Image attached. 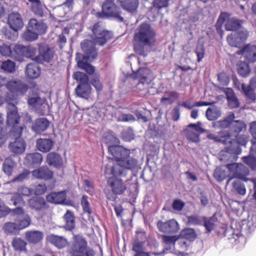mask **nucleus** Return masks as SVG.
<instances>
[{
	"label": "nucleus",
	"mask_w": 256,
	"mask_h": 256,
	"mask_svg": "<svg viewBox=\"0 0 256 256\" xmlns=\"http://www.w3.org/2000/svg\"><path fill=\"white\" fill-rule=\"evenodd\" d=\"M108 154L112 156V158L116 162L110 169L114 172H118L119 170H133L138 166V160L130 156V152L120 144L108 146Z\"/></svg>",
	"instance_id": "f257e3e1"
},
{
	"label": "nucleus",
	"mask_w": 256,
	"mask_h": 256,
	"mask_svg": "<svg viewBox=\"0 0 256 256\" xmlns=\"http://www.w3.org/2000/svg\"><path fill=\"white\" fill-rule=\"evenodd\" d=\"M156 40V33L150 26L142 23L134 34V50L138 54L146 56L148 51L147 48L153 46Z\"/></svg>",
	"instance_id": "f03ea898"
},
{
	"label": "nucleus",
	"mask_w": 256,
	"mask_h": 256,
	"mask_svg": "<svg viewBox=\"0 0 256 256\" xmlns=\"http://www.w3.org/2000/svg\"><path fill=\"white\" fill-rule=\"evenodd\" d=\"M130 170H119L118 172H114L110 169L112 176L106 178V183L110 188L112 192L106 193V198L110 200L115 201L116 196L123 194L127 189L126 184L122 180V178H126Z\"/></svg>",
	"instance_id": "7ed1b4c3"
},
{
	"label": "nucleus",
	"mask_w": 256,
	"mask_h": 256,
	"mask_svg": "<svg viewBox=\"0 0 256 256\" xmlns=\"http://www.w3.org/2000/svg\"><path fill=\"white\" fill-rule=\"evenodd\" d=\"M243 129H236L232 132H228L226 131H221L219 132V136L220 141L223 142L224 143L228 142L230 144V146L226 147V150L224 152L226 154H222L220 160H222L225 159L224 156L228 157L230 158L232 156H234V154L235 152L231 148L232 141L236 140L237 143L241 146H246L247 142H248V136L247 134H243Z\"/></svg>",
	"instance_id": "20e7f679"
},
{
	"label": "nucleus",
	"mask_w": 256,
	"mask_h": 256,
	"mask_svg": "<svg viewBox=\"0 0 256 256\" xmlns=\"http://www.w3.org/2000/svg\"><path fill=\"white\" fill-rule=\"evenodd\" d=\"M74 240L68 250L71 256H95L94 250L88 246L86 239L79 234H74Z\"/></svg>",
	"instance_id": "39448f33"
},
{
	"label": "nucleus",
	"mask_w": 256,
	"mask_h": 256,
	"mask_svg": "<svg viewBox=\"0 0 256 256\" xmlns=\"http://www.w3.org/2000/svg\"><path fill=\"white\" fill-rule=\"evenodd\" d=\"M96 16L98 18H112L120 22L124 21L120 8L113 0H106L102 5V12H98Z\"/></svg>",
	"instance_id": "423d86ee"
},
{
	"label": "nucleus",
	"mask_w": 256,
	"mask_h": 256,
	"mask_svg": "<svg viewBox=\"0 0 256 256\" xmlns=\"http://www.w3.org/2000/svg\"><path fill=\"white\" fill-rule=\"evenodd\" d=\"M136 77L138 79V83L136 86V90L142 96L149 94V84L154 79L150 70L148 68H140L137 72Z\"/></svg>",
	"instance_id": "0eeeda50"
},
{
	"label": "nucleus",
	"mask_w": 256,
	"mask_h": 256,
	"mask_svg": "<svg viewBox=\"0 0 256 256\" xmlns=\"http://www.w3.org/2000/svg\"><path fill=\"white\" fill-rule=\"evenodd\" d=\"M23 129H10L9 134L15 138L14 142L8 145L10 150L15 154H21L26 150V143L22 138H20Z\"/></svg>",
	"instance_id": "6e6552de"
},
{
	"label": "nucleus",
	"mask_w": 256,
	"mask_h": 256,
	"mask_svg": "<svg viewBox=\"0 0 256 256\" xmlns=\"http://www.w3.org/2000/svg\"><path fill=\"white\" fill-rule=\"evenodd\" d=\"M230 173L232 174V176L230 178L227 184L232 178H235L240 180H242L244 182L250 181L252 178H247L246 176L249 174L250 171L248 168L241 163H231L228 164L226 166Z\"/></svg>",
	"instance_id": "1a4fd4ad"
},
{
	"label": "nucleus",
	"mask_w": 256,
	"mask_h": 256,
	"mask_svg": "<svg viewBox=\"0 0 256 256\" xmlns=\"http://www.w3.org/2000/svg\"><path fill=\"white\" fill-rule=\"evenodd\" d=\"M92 31L93 42L100 46H104L108 40L112 38V32L103 30L99 22L96 23L93 26Z\"/></svg>",
	"instance_id": "9d476101"
},
{
	"label": "nucleus",
	"mask_w": 256,
	"mask_h": 256,
	"mask_svg": "<svg viewBox=\"0 0 256 256\" xmlns=\"http://www.w3.org/2000/svg\"><path fill=\"white\" fill-rule=\"evenodd\" d=\"M94 45L95 44L92 40H84L82 42L80 46L84 54H81L80 59L91 62L96 58L98 56V52Z\"/></svg>",
	"instance_id": "9b49d317"
},
{
	"label": "nucleus",
	"mask_w": 256,
	"mask_h": 256,
	"mask_svg": "<svg viewBox=\"0 0 256 256\" xmlns=\"http://www.w3.org/2000/svg\"><path fill=\"white\" fill-rule=\"evenodd\" d=\"M38 54L35 58V62L42 64L50 62L54 56V52L48 44H41L38 45Z\"/></svg>",
	"instance_id": "f8f14e48"
},
{
	"label": "nucleus",
	"mask_w": 256,
	"mask_h": 256,
	"mask_svg": "<svg viewBox=\"0 0 256 256\" xmlns=\"http://www.w3.org/2000/svg\"><path fill=\"white\" fill-rule=\"evenodd\" d=\"M7 103V120L6 122L8 126L15 128L16 126L20 122V116L18 114V108L16 104L10 102L6 101Z\"/></svg>",
	"instance_id": "ddd939ff"
},
{
	"label": "nucleus",
	"mask_w": 256,
	"mask_h": 256,
	"mask_svg": "<svg viewBox=\"0 0 256 256\" xmlns=\"http://www.w3.org/2000/svg\"><path fill=\"white\" fill-rule=\"evenodd\" d=\"M156 226L160 232L167 234H174L179 230L178 224L174 219H171L165 222L158 220Z\"/></svg>",
	"instance_id": "4468645a"
},
{
	"label": "nucleus",
	"mask_w": 256,
	"mask_h": 256,
	"mask_svg": "<svg viewBox=\"0 0 256 256\" xmlns=\"http://www.w3.org/2000/svg\"><path fill=\"white\" fill-rule=\"evenodd\" d=\"M6 88L17 96L24 95L28 90V85L20 80H10L6 84Z\"/></svg>",
	"instance_id": "2eb2a0df"
},
{
	"label": "nucleus",
	"mask_w": 256,
	"mask_h": 256,
	"mask_svg": "<svg viewBox=\"0 0 256 256\" xmlns=\"http://www.w3.org/2000/svg\"><path fill=\"white\" fill-rule=\"evenodd\" d=\"M46 200L42 196H33L28 201L30 208L37 212H43L50 208Z\"/></svg>",
	"instance_id": "dca6fc26"
},
{
	"label": "nucleus",
	"mask_w": 256,
	"mask_h": 256,
	"mask_svg": "<svg viewBox=\"0 0 256 256\" xmlns=\"http://www.w3.org/2000/svg\"><path fill=\"white\" fill-rule=\"evenodd\" d=\"M28 103L37 113L42 115L45 114L48 106L45 100L38 96L28 98Z\"/></svg>",
	"instance_id": "f3484780"
},
{
	"label": "nucleus",
	"mask_w": 256,
	"mask_h": 256,
	"mask_svg": "<svg viewBox=\"0 0 256 256\" xmlns=\"http://www.w3.org/2000/svg\"><path fill=\"white\" fill-rule=\"evenodd\" d=\"M8 24L10 28L14 32L21 30L24 26L22 18L18 12H12L8 14Z\"/></svg>",
	"instance_id": "a211bd4d"
},
{
	"label": "nucleus",
	"mask_w": 256,
	"mask_h": 256,
	"mask_svg": "<svg viewBox=\"0 0 256 256\" xmlns=\"http://www.w3.org/2000/svg\"><path fill=\"white\" fill-rule=\"evenodd\" d=\"M32 176L36 179L44 180H50L52 178L54 172L46 166H42L32 172Z\"/></svg>",
	"instance_id": "6ab92c4d"
},
{
	"label": "nucleus",
	"mask_w": 256,
	"mask_h": 256,
	"mask_svg": "<svg viewBox=\"0 0 256 256\" xmlns=\"http://www.w3.org/2000/svg\"><path fill=\"white\" fill-rule=\"evenodd\" d=\"M236 54L242 55L250 62H256V46L248 44L243 48L238 50Z\"/></svg>",
	"instance_id": "aec40b11"
},
{
	"label": "nucleus",
	"mask_w": 256,
	"mask_h": 256,
	"mask_svg": "<svg viewBox=\"0 0 256 256\" xmlns=\"http://www.w3.org/2000/svg\"><path fill=\"white\" fill-rule=\"evenodd\" d=\"M46 162L50 166L56 168L63 166V160L60 155L56 152H49L46 157Z\"/></svg>",
	"instance_id": "412c9836"
},
{
	"label": "nucleus",
	"mask_w": 256,
	"mask_h": 256,
	"mask_svg": "<svg viewBox=\"0 0 256 256\" xmlns=\"http://www.w3.org/2000/svg\"><path fill=\"white\" fill-rule=\"evenodd\" d=\"M28 28L40 34L46 33L47 26L42 22H38L35 18L30 19L28 24Z\"/></svg>",
	"instance_id": "4be33fe9"
},
{
	"label": "nucleus",
	"mask_w": 256,
	"mask_h": 256,
	"mask_svg": "<svg viewBox=\"0 0 256 256\" xmlns=\"http://www.w3.org/2000/svg\"><path fill=\"white\" fill-rule=\"evenodd\" d=\"M47 240L59 249L64 248L68 244L66 238L62 236L51 234L47 236Z\"/></svg>",
	"instance_id": "5701e85b"
},
{
	"label": "nucleus",
	"mask_w": 256,
	"mask_h": 256,
	"mask_svg": "<svg viewBox=\"0 0 256 256\" xmlns=\"http://www.w3.org/2000/svg\"><path fill=\"white\" fill-rule=\"evenodd\" d=\"M66 198L64 191L52 192L46 196V200L50 203L59 204L63 203Z\"/></svg>",
	"instance_id": "b1692460"
},
{
	"label": "nucleus",
	"mask_w": 256,
	"mask_h": 256,
	"mask_svg": "<svg viewBox=\"0 0 256 256\" xmlns=\"http://www.w3.org/2000/svg\"><path fill=\"white\" fill-rule=\"evenodd\" d=\"M53 146V141L49 138H39L36 142V148L38 150L43 152H50Z\"/></svg>",
	"instance_id": "393cba45"
},
{
	"label": "nucleus",
	"mask_w": 256,
	"mask_h": 256,
	"mask_svg": "<svg viewBox=\"0 0 256 256\" xmlns=\"http://www.w3.org/2000/svg\"><path fill=\"white\" fill-rule=\"evenodd\" d=\"M81 54L78 53L76 55V60L79 68L84 70L89 74H92L94 72L95 68L92 64L87 62L90 60H83L80 59Z\"/></svg>",
	"instance_id": "a878e982"
},
{
	"label": "nucleus",
	"mask_w": 256,
	"mask_h": 256,
	"mask_svg": "<svg viewBox=\"0 0 256 256\" xmlns=\"http://www.w3.org/2000/svg\"><path fill=\"white\" fill-rule=\"evenodd\" d=\"M121 6L126 11L134 13L138 6V0H118Z\"/></svg>",
	"instance_id": "bb28decb"
},
{
	"label": "nucleus",
	"mask_w": 256,
	"mask_h": 256,
	"mask_svg": "<svg viewBox=\"0 0 256 256\" xmlns=\"http://www.w3.org/2000/svg\"><path fill=\"white\" fill-rule=\"evenodd\" d=\"M64 220L65 222L64 228L66 230H72L75 228V216L72 211L67 210L64 216Z\"/></svg>",
	"instance_id": "cd10ccee"
},
{
	"label": "nucleus",
	"mask_w": 256,
	"mask_h": 256,
	"mask_svg": "<svg viewBox=\"0 0 256 256\" xmlns=\"http://www.w3.org/2000/svg\"><path fill=\"white\" fill-rule=\"evenodd\" d=\"M26 239L30 243L36 244L42 240L43 234L38 230H30L25 233Z\"/></svg>",
	"instance_id": "c85d7f7f"
},
{
	"label": "nucleus",
	"mask_w": 256,
	"mask_h": 256,
	"mask_svg": "<svg viewBox=\"0 0 256 256\" xmlns=\"http://www.w3.org/2000/svg\"><path fill=\"white\" fill-rule=\"evenodd\" d=\"M206 131L205 129H184V130L188 140L196 142L200 141V134Z\"/></svg>",
	"instance_id": "c756f323"
},
{
	"label": "nucleus",
	"mask_w": 256,
	"mask_h": 256,
	"mask_svg": "<svg viewBox=\"0 0 256 256\" xmlns=\"http://www.w3.org/2000/svg\"><path fill=\"white\" fill-rule=\"evenodd\" d=\"M91 88L88 83L84 84H78L76 88V95L80 98H88L90 92Z\"/></svg>",
	"instance_id": "7c9ffc66"
},
{
	"label": "nucleus",
	"mask_w": 256,
	"mask_h": 256,
	"mask_svg": "<svg viewBox=\"0 0 256 256\" xmlns=\"http://www.w3.org/2000/svg\"><path fill=\"white\" fill-rule=\"evenodd\" d=\"M16 165V163L12 158V157H8L4 159L2 164V170L7 176H12Z\"/></svg>",
	"instance_id": "2f4dec72"
},
{
	"label": "nucleus",
	"mask_w": 256,
	"mask_h": 256,
	"mask_svg": "<svg viewBox=\"0 0 256 256\" xmlns=\"http://www.w3.org/2000/svg\"><path fill=\"white\" fill-rule=\"evenodd\" d=\"M40 69L37 64H29L26 68V74L30 78H36L40 74Z\"/></svg>",
	"instance_id": "473e14b6"
},
{
	"label": "nucleus",
	"mask_w": 256,
	"mask_h": 256,
	"mask_svg": "<svg viewBox=\"0 0 256 256\" xmlns=\"http://www.w3.org/2000/svg\"><path fill=\"white\" fill-rule=\"evenodd\" d=\"M12 245L15 251L26 252V242L20 238H14L12 242Z\"/></svg>",
	"instance_id": "72a5a7b5"
},
{
	"label": "nucleus",
	"mask_w": 256,
	"mask_h": 256,
	"mask_svg": "<svg viewBox=\"0 0 256 256\" xmlns=\"http://www.w3.org/2000/svg\"><path fill=\"white\" fill-rule=\"evenodd\" d=\"M242 22L235 18H229L225 24V28L228 31H234L240 29L242 26Z\"/></svg>",
	"instance_id": "f704fd0d"
},
{
	"label": "nucleus",
	"mask_w": 256,
	"mask_h": 256,
	"mask_svg": "<svg viewBox=\"0 0 256 256\" xmlns=\"http://www.w3.org/2000/svg\"><path fill=\"white\" fill-rule=\"evenodd\" d=\"M14 220L16 222L18 230L24 229L27 227H28L32 222L31 218L30 216L26 214L24 215V216L20 218H17L14 219Z\"/></svg>",
	"instance_id": "c9c22d12"
},
{
	"label": "nucleus",
	"mask_w": 256,
	"mask_h": 256,
	"mask_svg": "<svg viewBox=\"0 0 256 256\" xmlns=\"http://www.w3.org/2000/svg\"><path fill=\"white\" fill-rule=\"evenodd\" d=\"M42 156L39 152L28 154L26 156V160L32 166H39L42 161Z\"/></svg>",
	"instance_id": "e433bc0d"
},
{
	"label": "nucleus",
	"mask_w": 256,
	"mask_h": 256,
	"mask_svg": "<svg viewBox=\"0 0 256 256\" xmlns=\"http://www.w3.org/2000/svg\"><path fill=\"white\" fill-rule=\"evenodd\" d=\"M234 119V113H230L228 116L222 120H218L214 122V127L218 128H228L231 126V122Z\"/></svg>",
	"instance_id": "4c0bfd02"
},
{
	"label": "nucleus",
	"mask_w": 256,
	"mask_h": 256,
	"mask_svg": "<svg viewBox=\"0 0 256 256\" xmlns=\"http://www.w3.org/2000/svg\"><path fill=\"white\" fill-rule=\"evenodd\" d=\"M226 94L228 106L231 108H237L240 106L238 100L231 89L228 90Z\"/></svg>",
	"instance_id": "58836bf2"
},
{
	"label": "nucleus",
	"mask_w": 256,
	"mask_h": 256,
	"mask_svg": "<svg viewBox=\"0 0 256 256\" xmlns=\"http://www.w3.org/2000/svg\"><path fill=\"white\" fill-rule=\"evenodd\" d=\"M206 115L208 120H214L220 116L221 111L220 108L214 106L207 109Z\"/></svg>",
	"instance_id": "ea45409f"
},
{
	"label": "nucleus",
	"mask_w": 256,
	"mask_h": 256,
	"mask_svg": "<svg viewBox=\"0 0 256 256\" xmlns=\"http://www.w3.org/2000/svg\"><path fill=\"white\" fill-rule=\"evenodd\" d=\"M102 142L108 146L120 144V140L114 136L112 134L108 132L104 134L102 136Z\"/></svg>",
	"instance_id": "a19ab883"
},
{
	"label": "nucleus",
	"mask_w": 256,
	"mask_h": 256,
	"mask_svg": "<svg viewBox=\"0 0 256 256\" xmlns=\"http://www.w3.org/2000/svg\"><path fill=\"white\" fill-rule=\"evenodd\" d=\"M232 187L234 191L236 194L241 196L246 194V190L245 185L240 180H234L232 184Z\"/></svg>",
	"instance_id": "79ce46f5"
},
{
	"label": "nucleus",
	"mask_w": 256,
	"mask_h": 256,
	"mask_svg": "<svg viewBox=\"0 0 256 256\" xmlns=\"http://www.w3.org/2000/svg\"><path fill=\"white\" fill-rule=\"evenodd\" d=\"M217 218L214 216L209 218L206 216L202 217L204 226L205 227L208 232H210L214 228L215 222Z\"/></svg>",
	"instance_id": "37998d69"
},
{
	"label": "nucleus",
	"mask_w": 256,
	"mask_h": 256,
	"mask_svg": "<svg viewBox=\"0 0 256 256\" xmlns=\"http://www.w3.org/2000/svg\"><path fill=\"white\" fill-rule=\"evenodd\" d=\"M179 94L178 92L174 91H170L167 92L165 96L161 98V102H166V104H172L178 98Z\"/></svg>",
	"instance_id": "c03bdc74"
},
{
	"label": "nucleus",
	"mask_w": 256,
	"mask_h": 256,
	"mask_svg": "<svg viewBox=\"0 0 256 256\" xmlns=\"http://www.w3.org/2000/svg\"><path fill=\"white\" fill-rule=\"evenodd\" d=\"M227 17L228 14L226 12H221L215 25L216 32L221 37L223 35V30H222V26Z\"/></svg>",
	"instance_id": "a18cd8bd"
},
{
	"label": "nucleus",
	"mask_w": 256,
	"mask_h": 256,
	"mask_svg": "<svg viewBox=\"0 0 256 256\" xmlns=\"http://www.w3.org/2000/svg\"><path fill=\"white\" fill-rule=\"evenodd\" d=\"M238 73L243 77L248 76L250 73L248 64L244 62H240L238 64Z\"/></svg>",
	"instance_id": "49530a36"
},
{
	"label": "nucleus",
	"mask_w": 256,
	"mask_h": 256,
	"mask_svg": "<svg viewBox=\"0 0 256 256\" xmlns=\"http://www.w3.org/2000/svg\"><path fill=\"white\" fill-rule=\"evenodd\" d=\"M32 188V194L36 196L43 195L47 190V186L44 183L34 184Z\"/></svg>",
	"instance_id": "de8ad7c7"
},
{
	"label": "nucleus",
	"mask_w": 256,
	"mask_h": 256,
	"mask_svg": "<svg viewBox=\"0 0 256 256\" xmlns=\"http://www.w3.org/2000/svg\"><path fill=\"white\" fill-rule=\"evenodd\" d=\"M241 88L248 98L252 100H255L256 95L254 91V88H253L249 85L248 86H246L244 83L241 84Z\"/></svg>",
	"instance_id": "09e8293b"
},
{
	"label": "nucleus",
	"mask_w": 256,
	"mask_h": 256,
	"mask_svg": "<svg viewBox=\"0 0 256 256\" xmlns=\"http://www.w3.org/2000/svg\"><path fill=\"white\" fill-rule=\"evenodd\" d=\"M31 4L32 10L36 14L42 15V3L40 0H28Z\"/></svg>",
	"instance_id": "8fccbe9b"
},
{
	"label": "nucleus",
	"mask_w": 256,
	"mask_h": 256,
	"mask_svg": "<svg viewBox=\"0 0 256 256\" xmlns=\"http://www.w3.org/2000/svg\"><path fill=\"white\" fill-rule=\"evenodd\" d=\"M187 225L202 226V218L198 215H191L186 216Z\"/></svg>",
	"instance_id": "3c124183"
},
{
	"label": "nucleus",
	"mask_w": 256,
	"mask_h": 256,
	"mask_svg": "<svg viewBox=\"0 0 256 256\" xmlns=\"http://www.w3.org/2000/svg\"><path fill=\"white\" fill-rule=\"evenodd\" d=\"M39 34L28 28L27 30L23 34V38L28 42H32L38 38Z\"/></svg>",
	"instance_id": "603ef678"
},
{
	"label": "nucleus",
	"mask_w": 256,
	"mask_h": 256,
	"mask_svg": "<svg viewBox=\"0 0 256 256\" xmlns=\"http://www.w3.org/2000/svg\"><path fill=\"white\" fill-rule=\"evenodd\" d=\"M73 78L80 82L79 84L88 83V78L86 74L84 72H77L74 74Z\"/></svg>",
	"instance_id": "864d4df0"
},
{
	"label": "nucleus",
	"mask_w": 256,
	"mask_h": 256,
	"mask_svg": "<svg viewBox=\"0 0 256 256\" xmlns=\"http://www.w3.org/2000/svg\"><path fill=\"white\" fill-rule=\"evenodd\" d=\"M132 250L136 252L134 256H150L149 252L143 250V246L140 244H134Z\"/></svg>",
	"instance_id": "5fc2aeb1"
},
{
	"label": "nucleus",
	"mask_w": 256,
	"mask_h": 256,
	"mask_svg": "<svg viewBox=\"0 0 256 256\" xmlns=\"http://www.w3.org/2000/svg\"><path fill=\"white\" fill-rule=\"evenodd\" d=\"M146 240V233L144 230H140L136 231V242L134 244H140L143 246V244Z\"/></svg>",
	"instance_id": "6e6d98bb"
},
{
	"label": "nucleus",
	"mask_w": 256,
	"mask_h": 256,
	"mask_svg": "<svg viewBox=\"0 0 256 256\" xmlns=\"http://www.w3.org/2000/svg\"><path fill=\"white\" fill-rule=\"evenodd\" d=\"M50 122L45 118H40L34 122V126L32 128H48Z\"/></svg>",
	"instance_id": "4d7b16f0"
},
{
	"label": "nucleus",
	"mask_w": 256,
	"mask_h": 256,
	"mask_svg": "<svg viewBox=\"0 0 256 256\" xmlns=\"http://www.w3.org/2000/svg\"><path fill=\"white\" fill-rule=\"evenodd\" d=\"M15 63L11 60H7L2 62L1 68L4 70L12 73L15 71Z\"/></svg>",
	"instance_id": "13d9d810"
},
{
	"label": "nucleus",
	"mask_w": 256,
	"mask_h": 256,
	"mask_svg": "<svg viewBox=\"0 0 256 256\" xmlns=\"http://www.w3.org/2000/svg\"><path fill=\"white\" fill-rule=\"evenodd\" d=\"M226 39L228 44L232 46L238 47L242 42L238 36H236L232 34L228 35Z\"/></svg>",
	"instance_id": "bf43d9fd"
},
{
	"label": "nucleus",
	"mask_w": 256,
	"mask_h": 256,
	"mask_svg": "<svg viewBox=\"0 0 256 256\" xmlns=\"http://www.w3.org/2000/svg\"><path fill=\"white\" fill-rule=\"evenodd\" d=\"M10 200L15 206L18 205L23 206L26 203L23 198L18 192L13 194L10 198Z\"/></svg>",
	"instance_id": "052dcab7"
},
{
	"label": "nucleus",
	"mask_w": 256,
	"mask_h": 256,
	"mask_svg": "<svg viewBox=\"0 0 256 256\" xmlns=\"http://www.w3.org/2000/svg\"><path fill=\"white\" fill-rule=\"evenodd\" d=\"M36 48L30 46H26L24 56L30 58L35 61V58H36Z\"/></svg>",
	"instance_id": "680f3d73"
},
{
	"label": "nucleus",
	"mask_w": 256,
	"mask_h": 256,
	"mask_svg": "<svg viewBox=\"0 0 256 256\" xmlns=\"http://www.w3.org/2000/svg\"><path fill=\"white\" fill-rule=\"evenodd\" d=\"M226 172L221 168H216L214 173V178L218 181H222L226 177Z\"/></svg>",
	"instance_id": "e2e57ef3"
},
{
	"label": "nucleus",
	"mask_w": 256,
	"mask_h": 256,
	"mask_svg": "<svg viewBox=\"0 0 256 256\" xmlns=\"http://www.w3.org/2000/svg\"><path fill=\"white\" fill-rule=\"evenodd\" d=\"M184 236L187 240H192L196 237V234L194 229L192 228H186L182 231Z\"/></svg>",
	"instance_id": "0e129e2a"
},
{
	"label": "nucleus",
	"mask_w": 256,
	"mask_h": 256,
	"mask_svg": "<svg viewBox=\"0 0 256 256\" xmlns=\"http://www.w3.org/2000/svg\"><path fill=\"white\" fill-rule=\"evenodd\" d=\"M242 161L244 163L252 169L256 168V158L252 156H247L242 158Z\"/></svg>",
	"instance_id": "69168bd1"
},
{
	"label": "nucleus",
	"mask_w": 256,
	"mask_h": 256,
	"mask_svg": "<svg viewBox=\"0 0 256 256\" xmlns=\"http://www.w3.org/2000/svg\"><path fill=\"white\" fill-rule=\"evenodd\" d=\"M197 56V61L200 62L204 58L205 54V48L203 44H198L196 46L194 50Z\"/></svg>",
	"instance_id": "338daca9"
},
{
	"label": "nucleus",
	"mask_w": 256,
	"mask_h": 256,
	"mask_svg": "<svg viewBox=\"0 0 256 256\" xmlns=\"http://www.w3.org/2000/svg\"><path fill=\"white\" fill-rule=\"evenodd\" d=\"M81 205L84 212H86L88 214H90L92 213L90 204L88 201V196L84 195L82 196L81 199Z\"/></svg>",
	"instance_id": "774afa93"
}]
</instances>
